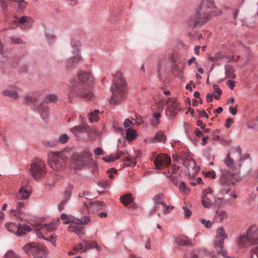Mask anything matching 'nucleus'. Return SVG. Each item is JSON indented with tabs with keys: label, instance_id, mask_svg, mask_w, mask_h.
<instances>
[{
	"label": "nucleus",
	"instance_id": "2eb2a0df",
	"mask_svg": "<svg viewBox=\"0 0 258 258\" xmlns=\"http://www.w3.org/2000/svg\"><path fill=\"white\" fill-rule=\"evenodd\" d=\"M154 206L149 211L148 215L151 216L156 213L159 205L165 206V196L162 193L157 194L153 198Z\"/></svg>",
	"mask_w": 258,
	"mask_h": 258
},
{
	"label": "nucleus",
	"instance_id": "864d4df0",
	"mask_svg": "<svg viewBox=\"0 0 258 258\" xmlns=\"http://www.w3.org/2000/svg\"><path fill=\"white\" fill-rule=\"evenodd\" d=\"M182 209L184 211L183 214L185 218H188L191 215L192 212L186 206H183Z\"/></svg>",
	"mask_w": 258,
	"mask_h": 258
},
{
	"label": "nucleus",
	"instance_id": "e433bc0d",
	"mask_svg": "<svg viewBox=\"0 0 258 258\" xmlns=\"http://www.w3.org/2000/svg\"><path fill=\"white\" fill-rule=\"evenodd\" d=\"M100 111L98 109H95L93 111L89 113L88 114V116L90 122L93 123L98 121L99 120L98 115Z\"/></svg>",
	"mask_w": 258,
	"mask_h": 258
},
{
	"label": "nucleus",
	"instance_id": "0eeeda50",
	"mask_svg": "<svg viewBox=\"0 0 258 258\" xmlns=\"http://www.w3.org/2000/svg\"><path fill=\"white\" fill-rule=\"evenodd\" d=\"M24 252L34 258H44L47 253L46 248L35 242L26 244L23 247Z\"/></svg>",
	"mask_w": 258,
	"mask_h": 258
},
{
	"label": "nucleus",
	"instance_id": "3c124183",
	"mask_svg": "<svg viewBox=\"0 0 258 258\" xmlns=\"http://www.w3.org/2000/svg\"><path fill=\"white\" fill-rule=\"evenodd\" d=\"M69 139V137L67 134H62L58 138V142L61 144H64L67 142Z\"/></svg>",
	"mask_w": 258,
	"mask_h": 258
},
{
	"label": "nucleus",
	"instance_id": "a18cd8bd",
	"mask_svg": "<svg viewBox=\"0 0 258 258\" xmlns=\"http://www.w3.org/2000/svg\"><path fill=\"white\" fill-rule=\"evenodd\" d=\"M247 127L252 130H256L258 127V117L247 124Z\"/></svg>",
	"mask_w": 258,
	"mask_h": 258
},
{
	"label": "nucleus",
	"instance_id": "1a4fd4ad",
	"mask_svg": "<svg viewBox=\"0 0 258 258\" xmlns=\"http://www.w3.org/2000/svg\"><path fill=\"white\" fill-rule=\"evenodd\" d=\"M92 156V154L89 150H85L81 153H74L71 157V159L74 163L78 165L85 166L91 163H93L95 164V162L93 159Z\"/></svg>",
	"mask_w": 258,
	"mask_h": 258
},
{
	"label": "nucleus",
	"instance_id": "39448f33",
	"mask_svg": "<svg viewBox=\"0 0 258 258\" xmlns=\"http://www.w3.org/2000/svg\"><path fill=\"white\" fill-rule=\"evenodd\" d=\"M66 157L60 152L48 153V163L52 169L57 173L62 171L66 167Z\"/></svg>",
	"mask_w": 258,
	"mask_h": 258
},
{
	"label": "nucleus",
	"instance_id": "0e129e2a",
	"mask_svg": "<svg viewBox=\"0 0 258 258\" xmlns=\"http://www.w3.org/2000/svg\"><path fill=\"white\" fill-rule=\"evenodd\" d=\"M136 118L134 119L137 121L136 122V124L137 125H140L142 123H143V118L142 116L139 115H136Z\"/></svg>",
	"mask_w": 258,
	"mask_h": 258
},
{
	"label": "nucleus",
	"instance_id": "e2e57ef3",
	"mask_svg": "<svg viewBox=\"0 0 258 258\" xmlns=\"http://www.w3.org/2000/svg\"><path fill=\"white\" fill-rule=\"evenodd\" d=\"M94 153L96 155H101L104 153L103 150L100 147H97L94 150Z\"/></svg>",
	"mask_w": 258,
	"mask_h": 258
},
{
	"label": "nucleus",
	"instance_id": "9d476101",
	"mask_svg": "<svg viewBox=\"0 0 258 258\" xmlns=\"http://www.w3.org/2000/svg\"><path fill=\"white\" fill-rule=\"evenodd\" d=\"M166 103L167 107L165 111L167 116L174 117L180 111L181 107L176 98H168Z\"/></svg>",
	"mask_w": 258,
	"mask_h": 258
},
{
	"label": "nucleus",
	"instance_id": "72a5a7b5",
	"mask_svg": "<svg viewBox=\"0 0 258 258\" xmlns=\"http://www.w3.org/2000/svg\"><path fill=\"white\" fill-rule=\"evenodd\" d=\"M153 140L158 142L164 143L166 141V136L163 131H159L154 136Z\"/></svg>",
	"mask_w": 258,
	"mask_h": 258
},
{
	"label": "nucleus",
	"instance_id": "9b49d317",
	"mask_svg": "<svg viewBox=\"0 0 258 258\" xmlns=\"http://www.w3.org/2000/svg\"><path fill=\"white\" fill-rule=\"evenodd\" d=\"M236 151L237 153L238 158H239V162H240L243 160V158L241 157V149L239 146H237L236 148ZM224 162L228 168L232 171L236 170L237 168L240 167V163L237 165L236 162H234L233 160L231 158L229 153L226 155V157L224 160Z\"/></svg>",
	"mask_w": 258,
	"mask_h": 258
},
{
	"label": "nucleus",
	"instance_id": "603ef678",
	"mask_svg": "<svg viewBox=\"0 0 258 258\" xmlns=\"http://www.w3.org/2000/svg\"><path fill=\"white\" fill-rule=\"evenodd\" d=\"M45 36L48 42L50 44L53 43L56 39V37L55 36V35L49 33H46L45 34Z\"/></svg>",
	"mask_w": 258,
	"mask_h": 258
},
{
	"label": "nucleus",
	"instance_id": "c03bdc74",
	"mask_svg": "<svg viewBox=\"0 0 258 258\" xmlns=\"http://www.w3.org/2000/svg\"><path fill=\"white\" fill-rule=\"evenodd\" d=\"M171 71L175 76H178L179 78L182 77V72L181 70H178L177 64H174L172 66Z\"/></svg>",
	"mask_w": 258,
	"mask_h": 258
},
{
	"label": "nucleus",
	"instance_id": "c9c22d12",
	"mask_svg": "<svg viewBox=\"0 0 258 258\" xmlns=\"http://www.w3.org/2000/svg\"><path fill=\"white\" fill-rule=\"evenodd\" d=\"M137 136L135 130L128 128L126 130L125 134V138L128 142H132Z\"/></svg>",
	"mask_w": 258,
	"mask_h": 258
},
{
	"label": "nucleus",
	"instance_id": "338daca9",
	"mask_svg": "<svg viewBox=\"0 0 258 258\" xmlns=\"http://www.w3.org/2000/svg\"><path fill=\"white\" fill-rule=\"evenodd\" d=\"M234 122V120L233 118H228L226 120V123H225V126L226 127V128H229L231 124L233 123Z\"/></svg>",
	"mask_w": 258,
	"mask_h": 258
},
{
	"label": "nucleus",
	"instance_id": "423d86ee",
	"mask_svg": "<svg viewBox=\"0 0 258 258\" xmlns=\"http://www.w3.org/2000/svg\"><path fill=\"white\" fill-rule=\"evenodd\" d=\"M30 171L35 180L38 181L42 179L47 173L46 164L42 159H35L30 164Z\"/></svg>",
	"mask_w": 258,
	"mask_h": 258
},
{
	"label": "nucleus",
	"instance_id": "f8f14e48",
	"mask_svg": "<svg viewBox=\"0 0 258 258\" xmlns=\"http://www.w3.org/2000/svg\"><path fill=\"white\" fill-rule=\"evenodd\" d=\"M183 165L188 169L192 168L195 172H199L200 167L196 164L195 159L190 153H185L182 157Z\"/></svg>",
	"mask_w": 258,
	"mask_h": 258
},
{
	"label": "nucleus",
	"instance_id": "bb28decb",
	"mask_svg": "<svg viewBox=\"0 0 258 258\" xmlns=\"http://www.w3.org/2000/svg\"><path fill=\"white\" fill-rule=\"evenodd\" d=\"M90 243L86 240H82L78 245L74 247V250L76 251H81L82 252H85L89 249Z\"/></svg>",
	"mask_w": 258,
	"mask_h": 258
},
{
	"label": "nucleus",
	"instance_id": "09e8293b",
	"mask_svg": "<svg viewBox=\"0 0 258 258\" xmlns=\"http://www.w3.org/2000/svg\"><path fill=\"white\" fill-rule=\"evenodd\" d=\"M185 153H188V152H185L181 154L180 155H178L177 154H173L172 155V158L174 160L180 163H182L183 164V160H182V156L183 154H184Z\"/></svg>",
	"mask_w": 258,
	"mask_h": 258
},
{
	"label": "nucleus",
	"instance_id": "4d7b16f0",
	"mask_svg": "<svg viewBox=\"0 0 258 258\" xmlns=\"http://www.w3.org/2000/svg\"><path fill=\"white\" fill-rule=\"evenodd\" d=\"M72 196V190L71 188H67L64 192V200H66V201H68L71 198Z\"/></svg>",
	"mask_w": 258,
	"mask_h": 258
},
{
	"label": "nucleus",
	"instance_id": "680f3d73",
	"mask_svg": "<svg viewBox=\"0 0 258 258\" xmlns=\"http://www.w3.org/2000/svg\"><path fill=\"white\" fill-rule=\"evenodd\" d=\"M10 39L11 42L14 44H20L22 43V40L19 37H16L13 36L11 37Z\"/></svg>",
	"mask_w": 258,
	"mask_h": 258
},
{
	"label": "nucleus",
	"instance_id": "13d9d810",
	"mask_svg": "<svg viewBox=\"0 0 258 258\" xmlns=\"http://www.w3.org/2000/svg\"><path fill=\"white\" fill-rule=\"evenodd\" d=\"M90 248H95L98 251H100L102 250L101 247L97 244L96 241H94L90 243L89 249Z\"/></svg>",
	"mask_w": 258,
	"mask_h": 258
},
{
	"label": "nucleus",
	"instance_id": "a878e982",
	"mask_svg": "<svg viewBox=\"0 0 258 258\" xmlns=\"http://www.w3.org/2000/svg\"><path fill=\"white\" fill-rule=\"evenodd\" d=\"M175 242L178 245L181 246L189 245L192 246V242L186 236H180L175 238Z\"/></svg>",
	"mask_w": 258,
	"mask_h": 258
},
{
	"label": "nucleus",
	"instance_id": "5fc2aeb1",
	"mask_svg": "<svg viewBox=\"0 0 258 258\" xmlns=\"http://www.w3.org/2000/svg\"><path fill=\"white\" fill-rule=\"evenodd\" d=\"M102 160L106 162H112L115 161V156L113 155H110L106 157H103L102 158Z\"/></svg>",
	"mask_w": 258,
	"mask_h": 258
},
{
	"label": "nucleus",
	"instance_id": "b1692460",
	"mask_svg": "<svg viewBox=\"0 0 258 258\" xmlns=\"http://www.w3.org/2000/svg\"><path fill=\"white\" fill-rule=\"evenodd\" d=\"M36 110L40 114L43 119L45 120L48 118L49 109L47 106H44L43 103H41L36 107Z\"/></svg>",
	"mask_w": 258,
	"mask_h": 258
},
{
	"label": "nucleus",
	"instance_id": "c756f323",
	"mask_svg": "<svg viewBox=\"0 0 258 258\" xmlns=\"http://www.w3.org/2000/svg\"><path fill=\"white\" fill-rule=\"evenodd\" d=\"M76 218L74 216L71 215H67L65 213H62L60 215V219L63 221V223L64 224H68L71 223H73L75 224L76 222ZM59 219H57L58 221Z\"/></svg>",
	"mask_w": 258,
	"mask_h": 258
},
{
	"label": "nucleus",
	"instance_id": "052dcab7",
	"mask_svg": "<svg viewBox=\"0 0 258 258\" xmlns=\"http://www.w3.org/2000/svg\"><path fill=\"white\" fill-rule=\"evenodd\" d=\"M113 127L115 131L117 133L122 134L123 133V129L121 127L119 126V125L116 122H114L113 123Z\"/></svg>",
	"mask_w": 258,
	"mask_h": 258
},
{
	"label": "nucleus",
	"instance_id": "de8ad7c7",
	"mask_svg": "<svg viewBox=\"0 0 258 258\" xmlns=\"http://www.w3.org/2000/svg\"><path fill=\"white\" fill-rule=\"evenodd\" d=\"M25 103L26 104H30L33 103L35 101L34 97L31 95H26L24 98Z\"/></svg>",
	"mask_w": 258,
	"mask_h": 258
},
{
	"label": "nucleus",
	"instance_id": "7c9ffc66",
	"mask_svg": "<svg viewBox=\"0 0 258 258\" xmlns=\"http://www.w3.org/2000/svg\"><path fill=\"white\" fill-rule=\"evenodd\" d=\"M71 46L72 48V54L80 53V47L81 46V43L79 41L72 38L70 42Z\"/></svg>",
	"mask_w": 258,
	"mask_h": 258
},
{
	"label": "nucleus",
	"instance_id": "20e7f679",
	"mask_svg": "<svg viewBox=\"0 0 258 258\" xmlns=\"http://www.w3.org/2000/svg\"><path fill=\"white\" fill-rule=\"evenodd\" d=\"M72 87L69 89L68 92V98L70 102H72L73 99L77 97H81L85 100H92L94 94L90 90H85L76 80H72L71 81Z\"/></svg>",
	"mask_w": 258,
	"mask_h": 258
},
{
	"label": "nucleus",
	"instance_id": "774afa93",
	"mask_svg": "<svg viewBox=\"0 0 258 258\" xmlns=\"http://www.w3.org/2000/svg\"><path fill=\"white\" fill-rule=\"evenodd\" d=\"M68 202L66 201V200H63L58 205V210L59 211H62L64 208V206L66 205L67 203Z\"/></svg>",
	"mask_w": 258,
	"mask_h": 258
},
{
	"label": "nucleus",
	"instance_id": "6e6552de",
	"mask_svg": "<svg viewBox=\"0 0 258 258\" xmlns=\"http://www.w3.org/2000/svg\"><path fill=\"white\" fill-rule=\"evenodd\" d=\"M222 175L220 179L219 183L221 186L220 194L221 195L228 194L230 190V185H233L236 182L234 178L235 175L227 170H221Z\"/></svg>",
	"mask_w": 258,
	"mask_h": 258
},
{
	"label": "nucleus",
	"instance_id": "a211bd4d",
	"mask_svg": "<svg viewBox=\"0 0 258 258\" xmlns=\"http://www.w3.org/2000/svg\"><path fill=\"white\" fill-rule=\"evenodd\" d=\"M213 197V190L211 187L205 189L203 191L202 203L204 208H209L212 206L211 199Z\"/></svg>",
	"mask_w": 258,
	"mask_h": 258
},
{
	"label": "nucleus",
	"instance_id": "6ab92c4d",
	"mask_svg": "<svg viewBox=\"0 0 258 258\" xmlns=\"http://www.w3.org/2000/svg\"><path fill=\"white\" fill-rule=\"evenodd\" d=\"M73 56L66 60L65 64L67 70L72 71L79 64L82 60L80 53L73 54Z\"/></svg>",
	"mask_w": 258,
	"mask_h": 258
},
{
	"label": "nucleus",
	"instance_id": "ea45409f",
	"mask_svg": "<svg viewBox=\"0 0 258 258\" xmlns=\"http://www.w3.org/2000/svg\"><path fill=\"white\" fill-rule=\"evenodd\" d=\"M121 202L125 206H127L133 202V198L130 194H125L120 197Z\"/></svg>",
	"mask_w": 258,
	"mask_h": 258
},
{
	"label": "nucleus",
	"instance_id": "aec40b11",
	"mask_svg": "<svg viewBox=\"0 0 258 258\" xmlns=\"http://www.w3.org/2000/svg\"><path fill=\"white\" fill-rule=\"evenodd\" d=\"M12 2L17 4L18 9L20 11L25 10L27 5V2L24 0H0L1 7L4 10L7 9L8 3Z\"/></svg>",
	"mask_w": 258,
	"mask_h": 258
},
{
	"label": "nucleus",
	"instance_id": "69168bd1",
	"mask_svg": "<svg viewBox=\"0 0 258 258\" xmlns=\"http://www.w3.org/2000/svg\"><path fill=\"white\" fill-rule=\"evenodd\" d=\"M127 163H125V165L126 166H130V167H134L136 165V158L134 157L132 159L131 161H130L128 162Z\"/></svg>",
	"mask_w": 258,
	"mask_h": 258
},
{
	"label": "nucleus",
	"instance_id": "2f4dec72",
	"mask_svg": "<svg viewBox=\"0 0 258 258\" xmlns=\"http://www.w3.org/2000/svg\"><path fill=\"white\" fill-rule=\"evenodd\" d=\"M225 73L226 78L234 79L235 75L233 66L230 64H227L225 66Z\"/></svg>",
	"mask_w": 258,
	"mask_h": 258
},
{
	"label": "nucleus",
	"instance_id": "4c0bfd02",
	"mask_svg": "<svg viewBox=\"0 0 258 258\" xmlns=\"http://www.w3.org/2000/svg\"><path fill=\"white\" fill-rule=\"evenodd\" d=\"M58 97L55 94H48L46 96L43 100V103L49 104L51 103H54L57 100Z\"/></svg>",
	"mask_w": 258,
	"mask_h": 258
},
{
	"label": "nucleus",
	"instance_id": "f03ea898",
	"mask_svg": "<svg viewBox=\"0 0 258 258\" xmlns=\"http://www.w3.org/2000/svg\"><path fill=\"white\" fill-rule=\"evenodd\" d=\"M237 245L239 247H243L247 245L252 246L250 250L258 254V227L252 225L247 230L246 235H241L238 237Z\"/></svg>",
	"mask_w": 258,
	"mask_h": 258
},
{
	"label": "nucleus",
	"instance_id": "4be33fe9",
	"mask_svg": "<svg viewBox=\"0 0 258 258\" xmlns=\"http://www.w3.org/2000/svg\"><path fill=\"white\" fill-rule=\"evenodd\" d=\"M185 257L186 258H217L205 249L198 250L192 256H189L186 255Z\"/></svg>",
	"mask_w": 258,
	"mask_h": 258
},
{
	"label": "nucleus",
	"instance_id": "5701e85b",
	"mask_svg": "<svg viewBox=\"0 0 258 258\" xmlns=\"http://www.w3.org/2000/svg\"><path fill=\"white\" fill-rule=\"evenodd\" d=\"M31 194V191L26 187L22 186L16 194V198L17 200L28 199Z\"/></svg>",
	"mask_w": 258,
	"mask_h": 258
},
{
	"label": "nucleus",
	"instance_id": "79ce46f5",
	"mask_svg": "<svg viewBox=\"0 0 258 258\" xmlns=\"http://www.w3.org/2000/svg\"><path fill=\"white\" fill-rule=\"evenodd\" d=\"M40 229L43 230H45L47 232H51L56 229V226L53 223H48L42 224L40 226Z\"/></svg>",
	"mask_w": 258,
	"mask_h": 258
},
{
	"label": "nucleus",
	"instance_id": "37998d69",
	"mask_svg": "<svg viewBox=\"0 0 258 258\" xmlns=\"http://www.w3.org/2000/svg\"><path fill=\"white\" fill-rule=\"evenodd\" d=\"M91 221V219L89 217L85 216L84 217H81V219L76 218V224H88Z\"/></svg>",
	"mask_w": 258,
	"mask_h": 258
},
{
	"label": "nucleus",
	"instance_id": "7ed1b4c3",
	"mask_svg": "<svg viewBox=\"0 0 258 258\" xmlns=\"http://www.w3.org/2000/svg\"><path fill=\"white\" fill-rule=\"evenodd\" d=\"M126 83L122 79H116L113 81L111 87L112 95L109 102L113 105L118 104L125 98Z\"/></svg>",
	"mask_w": 258,
	"mask_h": 258
},
{
	"label": "nucleus",
	"instance_id": "a19ab883",
	"mask_svg": "<svg viewBox=\"0 0 258 258\" xmlns=\"http://www.w3.org/2000/svg\"><path fill=\"white\" fill-rule=\"evenodd\" d=\"M153 118L151 120V123L153 126H156L160 123V118L161 117V114L160 112H155L153 115Z\"/></svg>",
	"mask_w": 258,
	"mask_h": 258
},
{
	"label": "nucleus",
	"instance_id": "393cba45",
	"mask_svg": "<svg viewBox=\"0 0 258 258\" xmlns=\"http://www.w3.org/2000/svg\"><path fill=\"white\" fill-rule=\"evenodd\" d=\"M32 230V228L29 225L26 224H18V227L16 235L17 236H22L26 235L27 232Z\"/></svg>",
	"mask_w": 258,
	"mask_h": 258
},
{
	"label": "nucleus",
	"instance_id": "dca6fc26",
	"mask_svg": "<svg viewBox=\"0 0 258 258\" xmlns=\"http://www.w3.org/2000/svg\"><path fill=\"white\" fill-rule=\"evenodd\" d=\"M227 234L223 227H220L217 230V235L214 242L215 247L216 248L222 249L223 247L224 241L227 238Z\"/></svg>",
	"mask_w": 258,
	"mask_h": 258
},
{
	"label": "nucleus",
	"instance_id": "8fccbe9b",
	"mask_svg": "<svg viewBox=\"0 0 258 258\" xmlns=\"http://www.w3.org/2000/svg\"><path fill=\"white\" fill-rule=\"evenodd\" d=\"M200 221L206 228L208 229L211 228L212 224L210 220H207L204 218H201Z\"/></svg>",
	"mask_w": 258,
	"mask_h": 258
},
{
	"label": "nucleus",
	"instance_id": "4468645a",
	"mask_svg": "<svg viewBox=\"0 0 258 258\" xmlns=\"http://www.w3.org/2000/svg\"><path fill=\"white\" fill-rule=\"evenodd\" d=\"M15 24L23 30H27L31 27L34 22L33 19L29 16H24L20 18L12 21Z\"/></svg>",
	"mask_w": 258,
	"mask_h": 258
},
{
	"label": "nucleus",
	"instance_id": "49530a36",
	"mask_svg": "<svg viewBox=\"0 0 258 258\" xmlns=\"http://www.w3.org/2000/svg\"><path fill=\"white\" fill-rule=\"evenodd\" d=\"M16 62V66L20 67V69L21 70L22 72H26L27 71V68L26 66L24 64V60H20L18 61V60H15V62Z\"/></svg>",
	"mask_w": 258,
	"mask_h": 258
},
{
	"label": "nucleus",
	"instance_id": "f704fd0d",
	"mask_svg": "<svg viewBox=\"0 0 258 258\" xmlns=\"http://www.w3.org/2000/svg\"><path fill=\"white\" fill-rule=\"evenodd\" d=\"M79 224L70 225L68 226V229L69 231L74 232L78 235L81 234L83 227L79 226Z\"/></svg>",
	"mask_w": 258,
	"mask_h": 258
},
{
	"label": "nucleus",
	"instance_id": "58836bf2",
	"mask_svg": "<svg viewBox=\"0 0 258 258\" xmlns=\"http://www.w3.org/2000/svg\"><path fill=\"white\" fill-rule=\"evenodd\" d=\"M5 226L6 228L9 232L16 235L18 224L10 222L6 223Z\"/></svg>",
	"mask_w": 258,
	"mask_h": 258
},
{
	"label": "nucleus",
	"instance_id": "ddd939ff",
	"mask_svg": "<svg viewBox=\"0 0 258 258\" xmlns=\"http://www.w3.org/2000/svg\"><path fill=\"white\" fill-rule=\"evenodd\" d=\"M171 163V158L167 154H159L155 159L154 164L156 169L161 170L162 167H167Z\"/></svg>",
	"mask_w": 258,
	"mask_h": 258
},
{
	"label": "nucleus",
	"instance_id": "bf43d9fd",
	"mask_svg": "<svg viewBox=\"0 0 258 258\" xmlns=\"http://www.w3.org/2000/svg\"><path fill=\"white\" fill-rule=\"evenodd\" d=\"M163 207V212L164 214H167L170 213L173 209V206H169L166 205L165 203V206H162Z\"/></svg>",
	"mask_w": 258,
	"mask_h": 258
},
{
	"label": "nucleus",
	"instance_id": "412c9836",
	"mask_svg": "<svg viewBox=\"0 0 258 258\" xmlns=\"http://www.w3.org/2000/svg\"><path fill=\"white\" fill-rule=\"evenodd\" d=\"M78 77L80 81L84 84L92 85L94 83V78L89 72H82L78 74Z\"/></svg>",
	"mask_w": 258,
	"mask_h": 258
},
{
	"label": "nucleus",
	"instance_id": "473e14b6",
	"mask_svg": "<svg viewBox=\"0 0 258 258\" xmlns=\"http://www.w3.org/2000/svg\"><path fill=\"white\" fill-rule=\"evenodd\" d=\"M3 95L5 96H8L14 99H17L19 96L16 90L12 89H7L3 92Z\"/></svg>",
	"mask_w": 258,
	"mask_h": 258
},
{
	"label": "nucleus",
	"instance_id": "6e6d98bb",
	"mask_svg": "<svg viewBox=\"0 0 258 258\" xmlns=\"http://www.w3.org/2000/svg\"><path fill=\"white\" fill-rule=\"evenodd\" d=\"M4 258H19V257L12 250H9L5 254Z\"/></svg>",
	"mask_w": 258,
	"mask_h": 258
},
{
	"label": "nucleus",
	"instance_id": "cd10ccee",
	"mask_svg": "<svg viewBox=\"0 0 258 258\" xmlns=\"http://www.w3.org/2000/svg\"><path fill=\"white\" fill-rule=\"evenodd\" d=\"M103 205V203L92 202L86 205V208L89 212L94 213L96 211L100 209V208Z\"/></svg>",
	"mask_w": 258,
	"mask_h": 258
},
{
	"label": "nucleus",
	"instance_id": "f3484780",
	"mask_svg": "<svg viewBox=\"0 0 258 258\" xmlns=\"http://www.w3.org/2000/svg\"><path fill=\"white\" fill-rule=\"evenodd\" d=\"M70 131L77 137H80L82 134L89 135L92 132V129L86 123L70 128Z\"/></svg>",
	"mask_w": 258,
	"mask_h": 258
},
{
	"label": "nucleus",
	"instance_id": "c85d7f7f",
	"mask_svg": "<svg viewBox=\"0 0 258 258\" xmlns=\"http://www.w3.org/2000/svg\"><path fill=\"white\" fill-rule=\"evenodd\" d=\"M227 217V214L225 211H216V214L214 217L213 221L215 222H222Z\"/></svg>",
	"mask_w": 258,
	"mask_h": 258
},
{
	"label": "nucleus",
	"instance_id": "f257e3e1",
	"mask_svg": "<svg viewBox=\"0 0 258 258\" xmlns=\"http://www.w3.org/2000/svg\"><path fill=\"white\" fill-rule=\"evenodd\" d=\"M215 7L213 0H202L195 13L190 16L188 24L190 27L202 26L209 21L212 16V10Z\"/></svg>",
	"mask_w": 258,
	"mask_h": 258
}]
</instances>
